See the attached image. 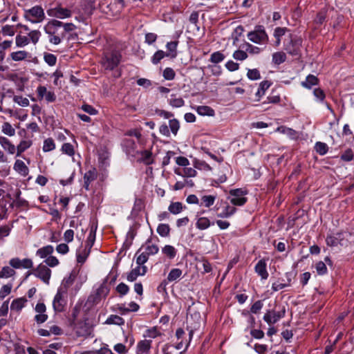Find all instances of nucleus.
<instances>
[{
    "label": "nucleus",
    "mask_w": 354,
    "mask_h": 354,
    "mask_svg": "<svg viewBox=\"0 0 354 354\" xmlns=\"http://www.w3.org/2000/svg\"><path fill=\"white\" fill-rule=\"evenodd\" d=\"M248 193V192L245 189H232L230 190L227 198L234 206H243L248 201V198L245 197Z\"/></svg>",
    "instance_id": "nucleus-3"
},
{
    "label": "nucleus",
    "mask_w": 354,
    "mask_h": 354,
    "mask_svg": "<svg viewBox=\"0 0 354 354\" xmlns=\"http://www.w3.org/2000/svg\"><path fill=\"white\" fill-rule=\"evenodd\" d=\"M3 190L0 189V219H2L6 215L8 211V205H12L10 198L8 195L3 196Z\"/></svg>",
    "instance_id": "nucleus-15"
},
{
    "label": "nucleus",
    "mask_w": 354,
    "mask_h": 354,
    "mask_svg": "<svg viewBox=\"0 0 354 354\" xmlns=\"http://www.w3.org/2000/svg\"><path fill=\"white\" fill-rule=\"evenodd\" d=\"M225 59V55L220 51L213 53L211 56L209 61L214 64H218Z\"/></svg>",
    "instance_id": "nucleus-49"
},
{
    "label": "nucleus",
    "mask_w": 354,
    "mask_h": 354,
    "mask_svg": "<svg viewBox=\"0 0 354 354\" xmlns=\"http://www.w3.org/2000/svg\"><path fill=\"white\" fill-rule=\"evenodd\" d=\"M105 323L106 324H115L121 326L124 324V320L123 318L117 315H111L107 318Z\"/></svg>",
    "instance_id": "nucleus-35"
},
{
    "label": "nucleus",
    "mask_w": 354,
    "mask_h": 354,
    "mask_svg": "<svg viewBox=\"0 0 354 354\" xmlns=\"http://www.w3.org/2000/svg\"><path fill=\"white\" fill-rule=\"evenodd\" d=\"M169 54L165 53L163 50H159L156 51L151 57V62L153 64H158L162 59L165 56H169Z\"/></svg>",
    "instance_id": "nucleus-47"
},
{
    "label": "nucleus",
    "mask_w": 354,
    "mask_h": 354,
    "mask_svg": "<svg viewBox=\"0 0 354 354\" xmlns=\"http://www.w3.org/2000/svg\"><path fill=\"white\" fill-rule=\"evenodd\" d=\"M40 37H41L40 31H39L37 30H31L28 33V37L29 38L30 41H31V42L32 44H36L39 41Z\"/></svg>",
    "instance_id": "nucleus-56"
},
{
    "label": "nucleus",
    "mask_w": 354,
    "mask_h": 354,
    "mask_svg": "<svg viewBox=\"0 0 354 354\" xmlns=\"http://www.w3.org/2000/svg\"><path fill=\"white\" fill-rule=\"evenodd\" d=\"M162 252L165 255H166L167 257H169L171 259H174L176 257V253H177V251L175 249V248L170 245H165L162 249Z\"/></svg>",
    "instance_id": "nucleus-41"
},
{
    "label": "nucleus",
    "mask_w": 354,
    "mask_h": 354,
    "mask_svg": "<svg viewBox=\"0 0 354 354\" xmlns=\"http://www.w3.org/2000/svg\"><path fill=\"white\" fill-rule=\"evenodd\" d=\"M122 55L118 50H112L104 53L102 65L106 70H113L120 62Z\"/></svg>",
    "instance_id": "nucleus-2"
},
{
    "label": "nucleus",
    "mask_w": 354,
    "mask_h": 354,
    "mask_svg": "<svg viewBox=\"0 0 354 354\" xmlns=\"http://www.w3.org/2000/svg\"><path fill=\"white\" fill-rule=\"evenodd\" d=\"M55 148V144L52 138H47L44 141L43 151L48 152L53 151Z\"/></svg>",
    "instance_id": "nucleus-51"
},
{
    "label": "nucleus",
    "mask_w": 354,
    "mask_h": 354,
    "mask_svg": "<svg viewBox=\"0 0 354 354\" xmlns=\"http://www.w3.org/2000/svg\"><path fill=\"white\" fill-rule=\"evenodd\" d=\"M285 313L286 310L284 308L278 312L268 310L265 313L263 320L268 324H274L283 318L285 316Z\"/></svg>",
    "instance_id": "nucleus-13"
},
{
    "label": "nucleus",
    "mask_w": 354,
    "mask_h": 354,
    "mask_svg": "<svg viewBox=\"0 0 354 354\" xmlns=\"http://www.w3.org/2000/svg\"><path fill=\"white\" fill-rule=\"evenodd\" d=\"M38 97L44 98L47 102H53L56 100V95L53 91H48L44 86H39L37 88Z\"/></svg>",
    "instance_id": "nucleus-14"
},
{
    "label": "nucleus",
    "mask_w": 354,
    "mask_h": 354,
    "mask_svg": "<svg viewBox=\"0 0 354 354\" xmlns=\"http://www.w3.org/2000/svg\"><path fill=\"white\" fill-rule=\"evenodd\" d=\"M9 265L15 269H30L33 267V262L30 259H23L15 257L9 261Z\"/></svg>",
    "instance_id": "nucleus-12"
},
{
    "label": "nucleus",
    "mask_w": 354,
    "mask_h": 354,
    "mask_svg": "<svg viewBox=\"0 0 354 354\" xmlns=\"http://www.w3.org/2000/svg\"><path fill=\"white\" fill-rule=\"evenodd\" d=\"M342 233L337 232L336 234H329L326 239L327 245L330 247L337 246L338 244H342Z\"/></svg>",
    "instance_id": "nucleus-20"
},
{
    "label": "nucleus",
    "mask_w": 354,
    "mask_h": 354,
    "mask_svg": "<svg viewBox=\"0 0 354 354\" xmlns=\"http://www.w3.org/2000/svg\"><path fill=\"white\" fill-rule=\"evenodd\" d=\"M319 84L318 78L313 75H308L306 80L301 82V84L303 87L310 89L313 86L317 85Z\"/></svg>",
    "instance_id": "nucleus-26"
},
{
    "label": "nucleus",
    "mask_w": 354,
    "mask_h": 354,
    "mask_svg": "<svg viewBox=\"0 0 354 354\" xmlns=\"http://www.w3.org/2000/svg\"><path fill=\"white\" fill-rule=\"evenodd\" d=\"M13 168L15 171H17L22 176H26L29 173L28 167L21 160H17L15 161Z\"/></svg>",
    "instance_id": "nucleus-23"
},
{
    "label": "nucleus",
    "mask_w": 354,
    "mask_h": 354,
    "mask_svg": "<svg viewBox=\"0 0 354 354\" xmlns=\"http://www.w3.org/2000/svg\"><path fill=\"white\" fill-rule=\"evenodd\" d=\"M288 39H289L287 42H284L285 50L292 55H299L302 44L301 38L296 35L289 34Z\"/></svg>",
    "instance_id": "nucleus-4"
},
{
    "label": "nucleus",
    "mask_w": 354,
    "mask_h": 354,
    "mask_svg": "<svg viewBox=\"0 0 354 354\" xmlns=\"http://www.w3.org/2000/svg\"><path fill=\"white\" fill-rule=\"evenodd\" d=\"M32 144V142L30 140L21 141L17 147V156H19L24 151L30 147Z\"/></svg>",
    "instance_id": "nucleus-34"
},
{
    "label": "nucleus",
    "mask_w": 354,
    "mask_h": 354,
    "mask_svg": "<svg viewBox=\"0 0 354 354\" xmlns=\"http://www.w3.org/2000/svg\"><path fill=\"white\" fill-rule=\"evenodd\" d=\"M183 209V205L180 202H174L168 207V210L173 214H178L180 213Z\"/></svg>",
    "instance_id": "nucleus-37"
},
{
    "label": "nucleus",
    "mask_w": 354,
    "mask_h": 354,
    "mask_svg": "<svg viewBox=\"0 0 354 354\" xmlns=\"http://www.w3.org/2000/svg\"><path fill=\"white\" fill-rule=\"evenodd\" d=\"M30 43V39L27 36L17 35L15 37V44L18 48H23Z\"/></svg>",
    "instance_id": "nucleus-38"
},
{
    "label": "nucleus",
    "mask_w": 354,
    "mask_h": 354,
    "mask_svg": "<svg viewBox=\"0 0 354 354\" xmlns=\"http://www.w3.org/2000/svg\"><path fill=\"white\" fill-rule=\"evenodd\" d=\"M97 178V171L95 168H92L89 169L84 174V187L86 190H89L90 185L94 180H95Z\"/></svg>",
    "instance_id": "nucleus-17"
},
{
    "label": "nucleus",
    "mask_w": 354,
    "mask_h": 354,
    "mask_svg": "<svg viewBox=\"0 0 354 354\" xmlns=\"http://www.w3.org/2000/svg\"><path fill=\"white\" fill-rule=\"evenodd\" d=\"M215 200H216V196H212V195L203 196L201 198L202 203H201V205H203L206 207H209L214 203Z\"/></svg>",
    "instance_id": "nucleus-45"
},
{
    "label": "nucleus",
    "mask_w": 354,
    "mask_h": 354,
    "mask_svg": "<svg viewBox=\"0 0 354 354\" xmlns=\"http://www.w3.org/2000/svg\"><path fill=\"white\" fill-rule=\"evenodd\" d=\"M27 299L24 297L17 298L14 299L10 305V308L12 310L20 311L26 305Z\"/></svg>",
    "instance_id": "nucleus-29"
},
{
    "label": "nucleus",
    "mask_w": 354,
    "mask_h": 354,
    "mask_svg": "<svg viewBox=\"0 0 354 354\" xmlns=\"http://www.w3.org/2000/svg\"><path fill=\"white\" fill-rule=\"evenodd\" d=\"M315 150L320 155H324L328 151V146L324 142H317L315 144Z\"/></svg>",
    "instance_id": "nucleus-59"
},
{
    "label": "nucleus",
    "mask_w": 354,
    "mask_h": 354,
    "mask_svg": "<svg viewBox=\"0 0 354 354\" xmlns=\"http://www.w3.org/2000/svg\"><path fill=\"white\" fill-rule=\"evenodd\" d=\"M247 77L251 80H257L261 79V74L258 69H248L247 73Z\"/></svg>",
    "instance_id": "nucleus-53"
},
{
    "label": "nucleus",
    "mask_w": 354,
    "mask_h": 354,
    "mask_svg": "<svg viewBox=\"0 0 354 354\" xmlns=\"http://www.w3.org/2000/svg\"><path fill=\"white\" fill-rule=\"evenodd\" d=\"M169 104L175 108H179L185 104V101L181 97H173L171 95V98L169 101Z\"/></svg>",
    "instance_id": "nucleus-55"
},
{
    "label": "nucleus",
    "mask_w": 354,
    "mask_h": 354,
    "mask_svg": "<svg viewBox=\"0 0 354 354\" xmlns=\"http://www.w3.org/2000/svg\"><path fill=\"white\" fill-rule=\"evenodd\" d=\"M232 57L236 60L243 61L248 58V54L246 51L237 50L234 52Z\"/></svg>",
    "instance_id": "nucleus-60"
},
{
    "label": "nucleus",
    "mask_w": 354,
    "mask_h": 354,
    "mask_svg": "<svg viewBox=\"0 0 354 354\" xmlns=\"http://www.w3.org/2000/svg\"><path fill=\"white\" fill-rule=\"evenodd\" d=\"M255 272L261 277V279H267L268 272L266 269V263L264 260H260L255 266Z\"/></svg>",
    "instance_id": "nucleus-21"
},
{
    "label": "nucleus",
    "mask_w": 354,
    "mask_h": 354,
    "mask_svg": "<svg viewBox=\"0 0 354 354\" xmlns=\"http://www.w3.org/2000/svg\"><path fill=\"white\" fill-rule=\"evenodd\" d=\"M25 18L32 24L41 22L45 18L44 10L41 6H34L25 11Z\"/></svg>",
    "instance_id": "nucleus-6"
},
{
    "label": "nucleus",
    "mask_w": 354,
    "mask_h": 354,
    "mask_svg": "<svg viewBox=\"0 0 354 354\" xmlns=\"http://www.w3.org/2000/svg\"><path fill=\"white\" fill-rule=\"evenodd\" d=\"M236 212V208L234 207V205L227 204L226 206L223 207L222 211L218 214V217L229 218L234 214Z\"/></svg>",
    "instance_id": "nucleus-27"
},
{
    "label": "nucleus",
    "mask_w": 354,
    "mask_h": 354,
    "mask_svg": "<svg viewBox=\"0 0 354 354\" xmlns=\"http://www.w3.org/2000/svg\"><path fill=\"white\" fill-rule=\"evenodd\" d=\"M182 270L179 268H173L168 274L167 280L169 282L174 281L179 279L182 275Z\"/></svg>",
    "instance_id": "nucleus-40"
},
{
    "label": "nucleus",
    "mask_w": 354,
    "mask_h": 354,
    "mask_svg": "<svg viewBox=\"0 0 354 354\" xmlns=\"http://www.w3.org/2000/svg\"><path fill=\"white\" fill-rule=\"evenodd\" d=\"M15 269V268L11 267L10 265L9 266L3 267L1 270V277L3 278L13 277L16 274Z\"/></svg>",
    "instance_id": "nucleus-42"
},
{
    "label": "nucleus",
    "mask_w": 354,
    "mask_h": 354,
    "mask_svg": "<svg viewBox=\"0 0 354 354\" xmlns=\"http://www.w3.org/2000/svg\"><path fill=\"white\" fill-rule=\"evenodd\" d=\"M75 275L70 274V276L68 277L65 278L63 280L62 286L59 288H65L66 292H67L68 288L73 284V283L75 280Z\"/></svg>",
    "instance_id": "nucleus-62"
},
{
    "label": "nucleus",
    "mask_w": 354,
    "mask_h": 354,
    "mask_svg": "<svg viewBox=\"0 0 354 354\" xmlns=\"http://www.w3.org/2000/svg\"><path fill=\"white\" fill-rule=\"evenodd\" d=\"M123 145L126 148L127 153L131 154L132 156H135L136 153H139V152L136 151V145L132 139H125L123 142Z\"/></svg>",
    "instance_id": "nucleus-25"
},
{
    "label": "nucleus",
    "mask_w": 354,
    "mask_h": 354,
    "mask_svg": "<svg viewBox=\"0 0 354 354\" xmlns=\"http://www.w3.org/2000/svg\"><path fill=\"white\" fill-rule=\"evenodd\" d=\"M196 111L201 115L213 116L215 113L214 111L208 106H199Z\"/></svg>",
    "instance_id": "nucleus-39"
},
{
    "label": "nucleus",
    "mask_w": 354,
    "mask_h": 354,
    "mask_svg": "<svg viewBox=\"0 0 354 354\" xmlns=\"http://www.w3.org/2000/svg\"><path fill=\"white\" fill-rule=\"evenodd\" d=\"M63 25V22L57 19L49 21L44 27V32L48 35V41L53 45H59L65 37L64 32H59V28Z\"/></svg>",
    "instance_id": "nucleus-1"
},
{
    "label": "nucleus",
    "mask_w": 354,
    "mask_h": 354,
    "mask_svg": "<svg viewBox=\"0 0 354 354\" xmlns=\"http://www.w3.org/2000/svg\"><path fill=\"white\" fill-rule=\"evenodd\" d=\"M12 60L19 62L26 59L28 56V53L25 50H18L12 52L10 55Z\"/></svg>",
    "instance_id": "nucleus-32"
},
{
    "label": "nucleus",
    "mask_w": 354,
    "mask_h": 354,
    "mask_svg": "<svg viewBox=\"0 0 354 354\" xmlns=\"http://www.w3.org/2000/svg\"><path fill=\"white\" fill-rule=\"evenodd\" d=\"M106 283L107 279H105L96 290L95 293L88 297V301L94 304H97L102 299L105 298L110 291V288Z\"/></svg>",
    "instance_id": "nucleus-7"
},
{
    "label": "nucleus",
    "mask_w": 354,
    "mask_h": 354,
    "mask_svg": "<svg viewBox=\"0 0 354 354\" xmlns=\"http://www.w3.org/2000/svg\"><path fill=\"white\" fill-rule=\"evenodd\" d=\"M2 131L6 135L9 136H13L15 133V129L12 127V125L9 122H4L2 126Z\"/></svg>",
    "instance_id": "nucleus-57"
},
{
    "label": "nucleus",
    "mask_w": 354,
    "mask_h": 354,
    "mask_svg": "<svg viewBox=\"0 0 354 354\" xmlns=\"http://www.w3.org/2000/svg\"><path fill=\"white\" fill-rule=\"evenodd\" d=\"M32 274L37 278H39L46 284H49L51 270L46 265L40 263L34 270H32Z\"/></svg>",
    "instance_id": "nucleus-9"
},
{
    "label": "nucleus",
    "mask_w": 354,
    "mask_h": 354,
    "mask_svg": "<svg viewBox=\"0 0 354 354\" xmlns=\"http://www.w3.org/2000/svg\"><path fill=\"white\" fill-rule=\"evenodd\" d=\"M147 271V266H138L131 270L127 275V279L129 281H134L139 276H144Z\"/></svg>",
    "instance_id": "nucleus-16"
},
{
    "label": "nucleus",
    "mask_w": 354,
    "mask_h": 354,
    "mask_svg": "<svg viewBox=\"0 0 354 354\" xmlns=\"http://www.w3.org/2000/svg\"><path fill=\"white\" fill-rule=\"evenodd\" d=\"M53 252V247L52 245H46L41 248H39L36 254L39 256L40 258L44 259L46 258L48 255H50Z\"/></svg>",
    "instance_id": "nucleus-36"
},
{
    "label": "nucleus",
    "mask_w": 354,
    "mask_h": 354,
    "mask_svg": "<svg viewBox=\"0 0 354 354\" xmlns=\"http://www.w3.org/2000/svg\"><path fill=\"white\" fill-rule=\"evenodd\" d=\"M116 291L120 295V297H123L126 295L129 291V287L125 284L124 283H120L116 286Z\"/></svg>",
    "instance_id": "nucleus-52"
},
{
    "label": "nucleus",
    "mask_w": 354,
    "mask_h": 354,
    "mask_svg": "<svg viewBox=\"0 0 354 354\" xmlns=\"http://www.w3.org/2000/svg\"><path fill=\"white\" fill-rule=\"evenodd\" d=\"M95 231L96 228L91 227L89 234L87 237L85 246L91 249L93 247L94 242L95 241Z\"/></svg>",
    "instance_id": "nucleus-44"
},
{
    "label": "nucleus",
    "mask_w": 354,
    "mask_h": 354,
    "mask_svg": "<svg viewBox=\"0 0 354 354\" xmlns=\"http://www.w3.org/2000/svg\"><path fill=\"white\" fill-rule=\"evenodd\" d=\"M140 159L146 165H150L153 162L152 153L149 150H145L140 153Z\"/></svg>",
    "instance_id": "nucleus-43"
},
{
    "label": "nucleus",
    "mask_w": 354,
    "mask_h": 354,
    "mask_svg": "<svg viewBox=\"0 0 354 354\" xmlns=\"http://www.w3.org/2000/svg\"><path fill=\"white\" fill-rule=\"evenodd\" d=\"M270 85L271 84L268 81H263L260 83L259 87L255 93V95L257 97V101H259L261 97L265 95L266 91L268 89Z\"/></svg>",
    "instance_id": "nucleus-30"
},
{
    "label": "nucleus",
    "mask_w": 354,
    "mask_h": 354,
    "mask_svg": "<svg viewBox=\"0 0 354 354\" xmlns=\"http://www.w3.org/2000/svg\"><path fill=\"white\" fill-rule=\"evenodd\" d=\"M170 228L168 224H160L157 227V232L162 237L167 236L169 234Z\"/></svg>",
    "instance_id": "nucleus-46"
},
{
    "label": "nucleus",
    "mask_w": 354,
    "mask_h": 354,
    "mask_svg": "<svg viewBox=\"0 0 354 354\" xmlns=\"http://www.w3.org/2000/svg\"><path fill=\"white\" fill-rule=\"evenodd\" d=\"M286 55L283 52H277L273 54L272 61L276 64H280L286 61Z\"/></svg>",
    "instance_id": "nucleus-50"
},
{
    "label": "nucleus",
    "mask_w": 354,
    "mask_h": 354,
    "mask_svg": "<svg viewBox=\"0 0 354 354\" xmlns=\"http://www.w3.org/2000/svg\"><path fill=\"white\" fill-rule=\"evenodd\" d=\"M47 14L50 17L58 19H66L71 17L72 11L70 9L63 8L60 5L47 10Z\"/></svg>",
    "instance_id": "nucleus-10"
},
{
    "label": "nucleus",
    "mask_w": 354,
    "mask_h": 354,
    "mask_svg": "<svg viewBox=\"0 0 354 354\" xmlns=\"http://www.w3.org/2000/svg\"><path fill=\"white\" fill-rule=\"evenodd\" d=\"M315 269L318 274L323 275L326 274L327 268L326 265L323 261H319L315 264Z\"/></svg>",
    "instance_id": "nucleus-61"
},
{
    "label": "nucleus",
    "mask_w": 354,
    "mask_h": 354,
    "mask_svg": "<svg viewBox=\"0 0 354 354\" xmlns=\"http://www.w3.org/2000/svg\"><path fill=\"white\" fill-rule=\"evenodd\" d=\"M67 292L65 288H59L53 301V307L55 312H62L66 304Z\"/></svg>",
    "instance_id": "nucleus-8"
},
{
    "label": "nucleus",
    "mask_w": 354,
    "mask_h": 354,
    "mask_svg": "<svg viewBox=\"0 0 354 354\" xmlns=\"http://www.w3.org/2000/svg\"><path fill=\"white\" fill-rule=\"evenodd\" d=\"M44 59L45 62L50 66H55L57 62V57L50 53H44Z\"/></svg>",
    "instance_id": "nucleus-48"
},
{
    "label": "nucleus",
    "mask_w": 354,
    "mask_h": 354,
    "mask_svg": "<svg viewBox=\"0 0 354 354\" xmlns=\"http://www.w3.org/2000/svg\"><path fill=\"white\" fill-rule=\"evenodd\" d=\"M276 131L282 134H285L288 138L292 140L297 139L298 138V133L295 130L286 127L285 126H281L277 127Z\"/></svg>",
    "instance_id": "nucleus-24"
},
{
    "label": "nucleus",
    "mask_w": 354,
    "mask_h": 354,
    "mask_svg": "<svg viewBox=\"0 0 354 354\" xmlns=\"http://www.w3.org/2000/svg\"><path fill=\"white\" fill-rule=\"evenodd\" d=\"M62 151L70 156L75 153L73 146L71 143H64L62 147Z\"/></svg>",
    "instance_id": "nucleus-63"
},
{
    "label": "nucleus",
    "mask_w": 354,
    "mask_h": 354,
    "mask_svg": "<svg viewBox=\"0 0 354 354\" xmlns=\"http://www.w3.org/2000/svg\"><path fill=\"white\" fill-rule=\"evenodd\" d=\"M35 311L37 313L34 317L35 321L38 324L44 323L48 318L46 313V306L44 303L39 302L35 307Z\"/></svg>",
    "instance_id": "nucleus-11"
},
{
    "label": "nucleus",
    "mask_w": 354,
    "mask_h": 354,
    "mask_svg": "<svg viewBox=\"0 0 354 354\" xmlns=\"http://www.w3.org/2000/svg\"><path fill=\"white\" fill-rule=\"evenodd\" d=\"M0 144L5 150L8 151L9 153L13 154L15 153L17 148L8 138L5 137H0Z\"/></svg>",
    "instance_id": "nucleus-28"
},
{
    "label": "nucleus",
    "mask_w": 354,
    "mask_h": 354,
    "mask_svg": "<svg viewBox=\"0 0 354 354\" xmlns=\"http://www.w3.org/2000/svg\"><path fill=\"white\" fill-rule=\"evenodd\" d=\"M144 250V252L147 255H154L158 253L159 248L156 244L151 243V239H148L145 244L138 251L137 254L141 250Z\"/></svg>",
    "instance_id": "nucleus-19"
},
{
    "label": "nucleus",
    "mask_w": 354,
    "mask_h": 354,
    "mask_svg": "<svg viewBox=\"0 0 354 354\" xmlns=\"http://www.w3.org/2000/svg\"><path fill=\"white\" fill-rule=\"evenodd\" d=\"M160 335H161V333L160 332L158 328L156 326H153V327L147 329L143 334V337L145 339H147V338L154 339Z\"/></svg>",
    "instance_id": "nucleus-31"
},
{
    "label": "nucleus",
    "mask_w": 354,
    "mask_h": 354,
    "mask_svg": "<svg viewBox=\"0 0 354 354\" xmlns=\"http://www.w3.org/2000/svg\"><path fill=\"white\" fill-rule=\"evenodd\" d=\"M178 46V41H170L166 45L167 50L171 53V57L174 58L176 57V48Z\"/></svg>",
    "instance_id": "nucleus-58"
},
{
    "label": "nucleus",
    "mask_w": 354,
    "mask_h": 354,
    "mask_svg": "<svg viewBox=\"0 0 354 354\" xmlns=\"http://www.w3.org/2000/svg\"><path fill=\"white\" fill-rule=\"evenodd\" d=\"M90 252L91 249L86 246L84 248H80L78 250H77L76 252L77 261L79 263H84L88 257Z\"/></svg>",
    "instance_id": "nucleus-22"
},
{
    "label": "nucleus",
    "mask_w": 354,
    "mask_h": 354,
    "mask_svg": "<svg viewBox=\"0 0 354 354\" xmlns=\"http://www.w3.org/2000/svg\"><path fill=\"white\" fill-rule=\"evenodd\" d=\"M151 339H143L138 342L136 346L137 354H147L151 346Z\"/></svg>",
    "instance_id": "nucleus-18"
},
{
    "label": "nucleus",
    "mask_w": 354,
    "mask_h": 354,
    "mask_svg": "<svg viewBox=\"0 0 354 354\" xmlns=\"http://www.w3.org/2000/svg\"><path fill=\"white\" fill-rule=\"evenodd\" d=\"M211 225L210 221L207 217H199L196 223V226L201 230L207 229Z\"/></svg>",
    "instance_id": "nucleus-33"
},
{
    "label": "nucleus",
    "mask_w": 354,
    "mask_h": 354,
    "mask_svg": "<svg viewBox=\"0 0 354 354\" xmlns=\"http://www.w3.org/2000/svg\"><path fill=\"white\" fill-rule=\"evenodd\" d=\"M169 129L171 132L176 136L180 128V124L178 120L172 119L169 121Z\"/></svg>",
    "instance_id": "nucleus-54"
},
{
    "label": "nucleus",
    "mask_w": 354,
    "mask_h": 354,
    "mask_svg": "<svg viewBox=\"0 0 354 354\" xmlns=\"http://www.w3.org/2000/svg\"><path fill=\"white\" fill-rule=\"evenodd\" d=\"M175 76V71L171 68L167 67L163 71V77L167 80H172Z\"/></svg>",
    "instance_id": "nucleus-64"
},
{
    "label": "nucleus",
    "mask_w": 354,
    "mask_h": 354,
    "mask_svg": "<svg viewBox=\"0 0 354 354\" xmlns=\"http://www.w3.org/2000/svg\"><path fill=\"white\" fill-rule=\"evenodd\" d=\"M248 39L257 44H264L268 41V37L263 26H259L248 33Z\"/></svg>",
    "instance_id": "nucleus-5"
}]
</instances>
